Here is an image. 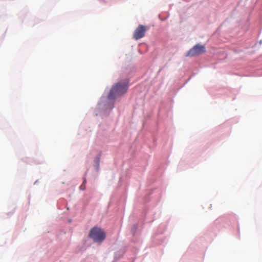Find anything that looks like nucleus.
<instances>
[{"label":"nucleus","instance_id":"obj_1","mask_svg":"<svg viewBox=\"0 0 262 262\" xmlns=\"http://www.w3.org/2000/svg\"><path fill=\"white\" fill-rule=\"evenodd\" d=\"M128 80H124L114 84L111 89L107 97L108 99L113 100L125 94L128 89Z\"/></svg>","mask_w":262,"mask_h":262},{"label":"nucleus","instance_id":"obj_2","mask_svg":"<svg viewBox=\"0 0 262 262\" xmlns=\"http://www.w3.org/2000/svg\"><path fill=\"white\" fill-rule=\"evenodd\" d=\"M89 237L96 243H101L105 238L106 234L102 229L95 227L91 230Z\"/></svg>","mask_w":262,"mask_h":262},{"label":"nucleus","instance_id":"obj_3","mask_svg":"<svg viewBox=\"0 0 262 262\" xmlns=\"http://www.w3.org/2000/svg\"><path fill=\"white\" fill-rule=\"evenodd\" d=\"M205 52L206 48L205 46L197 44L188 51L186 56L190 57L199 56L204 53Z\"/></svg>","mask_w":262,"mask_h":262},{"label":"nucleus","instance_id":"obj_4","mask_svg":"<svg viewBox=\"0 0 262 262\" xmlns=\"http://www.w3.org/2000/svg\"><path fill=\"white\" fill-rule=\"evenodd\" d=\"M146 28L142 25H139L135 30L133 37L136 40H138L145 35Z\"/></svg>","mask_w":262,"mask_h":262},{"label":"nucleus","instance_id":"obj_5","mask_svg":"<svg viewBox=\"0 0 262 262\" xmlns=\"http://www.w3.org/2000/svg\"><path fill=\"white\" fill-rule=\"evenodd\" d=\"M85 185H84L83 184H82V185H81L80 186V189L81 190H84V189H85Z\"/></svg>","mask_w":262,"mask_h":262},{"label":"nucleus","instance_id":"obj_6","mask_svg":"<svg viewBox=\"0 0 262 262\" xmlns=\"http://www.w3.org/2000/svg\"><path fill=\"white\" fill-rule=\"evenodd\" d=\"M86 179H84V180H83V183H82V184H83L84 185H85V183H86Z\"/></svg>","mask_w":262,"mask_h":262}]
</instances>
